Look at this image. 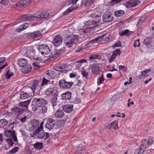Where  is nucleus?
<instances>
[{
  "instance_id": "nucleus-13",
  "label": "nucleus",
  "mask_w": 154,
  "mask_h": 154,
  "mask_svg": "<svg viewBox=\"0 0 154 154\" xmlns=\"http://www.w3.org/2000/svg\"><path fill=\"white\" fill-rule=\"evenodd\" d=\"M11 112L12 114L16 117L21 115L24 112V109H21L19 107L12 108L11 109Z\"/></svg>"
},
{
  "instance_id": "nucleus-44",
  "label": "nucleus",
  "mask_w": 154,
  "mask_h": 154,
  "mask_svg": "<svg viewBox=\"0 0 154 154\" xmlns=\"http://www.w3.org/2000/svg\"><path fill=\"white\" fill-rule=\"evenodd\" d=\"M41 107L40 108L39 111V113H43L47 112V108L45 106H41Z\"/></svg>"
},
{
  "instance_id": "nucleus-48",
  "label": "nucleus",
  "mask_w": 154,
  "mask_h": 154,
  "mask_svg": "<svg viewBox=\"0 0 154 154\" xmlns=\"http://www.w3.org/2000/svg\"><path fill=\"white\" fill-rule=\"evenodd\" d=\"M50 81L48 80L47 79L45 78H44L42 79V83L41 84V86H43L44 85H46Z\"/></svg>"
},
{
  "instance_id": "nucleus-63",
  "label": "nucleus",
  "mask_w": 154,
  "mask_h": 154,
  "mask_svg": "<svg viewBox=\"0 0 154 154\" xmlns=\"http://www.w3.org/2000/svg\"><path fill=\"white\" fill-rule=\"evenodd\" d=\"M5 57L0 58V65L3 63L5 61Z\"/></svg>"
},
{
  "instance_id": "nucleus-8",
  "label": "nucleus",
  "mask_w": 154,
  "mask_h": 154,
  "mask_svg": "<svg viewBox=\"0 0 154 154\" xmlns=\"http://www.w3.org/2000/svg\"><path fill=\"white\" fill-rule=\"evenodd\" d=\"M63 41L62 38L59 35H57L55 37L53 40L52 42L55 47L60 46Z\"/></svg>"
},
{
  "instance_id": "nucleus-35",
  "label": "nucleus",
  "mask_w": 154,
  "mask_h": 154,
  "mask_svg": "<svg viewBox=\"0 0 154 154\" xmlns=\"http://www.w3.org/2000/svg\"><path fill=\"white\" fill-rule=\"evenodd\" d=\"M119 34L120 36H122L123 35L128 36L130 35V33L129 32V30L128 29H126L125 30H123L119 32Z\"/></svg>"
},
{
  "instance_id": "nucleus-42",
  "label": "nucleus",
  "mask_w": 154,
  "mask_h": 154,
  "mask_svg": "<svg viewBox=\"0 0 154 154\" xmlns=\"http://www.w3.org/2000/svg\"><path fill=\"white\" fill-rule=\"evenodd\" d=\"M40 62V59L39 57H37L35 59V61L33 63V66L39 67V63Z\"/></svg>"
},
{
  "instance_id": "nucleus-12",
  "label": "nucleus",
  "mask_w": 154,
  "mask_h": 154,
  "mask_svg": "<svg viewBox=\"0 0 154 154\" xmlns=\"http://www.w3.org/2000/svg\"><path fill=\"white\" fill-rule=\"evenodd\" d=\"M55 123L56 121L53 118H48L45 127L49 129H52L54 127Z\"/></svg>"
},
{
  "instance_id": "nucleus-27",
  "label": "nucleus",
  "mask_w": 154,
  "mask_h": 154,
  "mask_svg": "<svg viewBox=\"0 0 154 154\" xmlns=\"http://www.w3.org/2000/svg\"><path fill=\"white\" fill-rule=\"evenodd\" d=\"M73 107V105L68 104L64 105L63 107V109L64 112L69 113L72 110Z\"/></svg>"
},
{
  "instance_id": "nucleus-10",
  "label": "nucleus",
  "mask_w": 154,
  "mask_h": 154,
  "mask_svg": "<svg viewBox=\"0 0 154 154\" xmlns=\"http://www.w3.org/2000/svg\"><path fill=\"white\" fill-rule=\"evenodd\" d=\"M35 55V52L34 49L31 47L28 48L25 55L31 59H35L34 57Z\"/></svg>"
},
{
  "instance_id": "nucleus-28",
  "label": "nucleus",
  "mask_w": 154,
  "mask_h": 154,
  "mask_svg": "<svg viewBox=\"0 0 154 154\" xmlns=\"http://www.w3.org/2000/svg\"><path fill=\"white\" fill-rule=\"evenodd\" d=\"M17 64L20 67L22 68L27 64L26 60L23 58H21L18 61Z\"/></svg>"
},
{
  "instance_id": "nucleus-21",
  "label": "nucleus",
  "mask_w": 154,
  "mask_h": 154,
  "mask_svg": "<svg viewBox=\"0 0 154 154\" xmlns=\"http://www.w3.org/2000/svg\"><path fill=\"white\" fill-rule=\"evenodd\" d=\"M140 2L138 0H129L126 2V5L129 7H134Z\"/></svg>"
},
{
  "instance_id": "nucleus-16",
  "label": "nucleus",
  "mask_w": 154,
  "mask_h": 154,
  "mask_svg": "<svg viewBox=\"0 0 154 154\" xmlns=\"http://www.w3.org/2000/svg\"><path fill=\"white\" fill-rule=\"evenodd\" d=\"M31 35L35 40L39 39L42 36V34L39 31H36L32 33Z\"/></svg>"
},
{
  "instance_id": "nucleus-39",
  "label": "nucleus",
  "mask_w": 154,
  "mask_h": 154,
  "mask_svg": "<svg viewBox=\"0 0 154 154\" xmlns=\"http://www.w3.org/2000/svg\"><path fill=\"white\" fill-rule=\"evenodd\" d=\"M104 80L105 79L103 77V75L102 74L98 77L97 80V83L98 85H99L100 84H103Z\"/></svg>"
},
{
  "instance_id": "nucleus-4",
  "label": "nucleus",
  "mask_w": 154,
  "mask_h": 154,
  "mask_svg": "<svg viewBox=\"0 0 154 154\" xmlns=\"http://www.w3.org/2000/svg\"><path fill=\"white\" fill-rule=\"evenodd\" d=\"M79 36L77 35H75L69 36L66 38L64 40V42L67 47H70L74 44H75L78 42Z\"/></svg>"
},
{
  "instance_id": "nucleus-5",
  "label": "nucleus",
  "mask_w": 154,
  "mask_h": 154,
  "mask_svg": "<svg viewBox=\"0 0 154 154\" xmlns=\"http://www.w3.org/2000/svg\"><path fill=\"white\" fill-rule=\"evenodd\" d=\"M43 122H42L39 127L37 128L33 132L35 135L38 139H42L45 136V133L43 130Z\"/></svg>"
},
{
  "instance_id": "nucleus-7",
  "label": "nucleus",
  "mask_w": 154,
  "mask_h": 154,
  "mask_svg": "<svg viewBox=\"0 0 154 154\" xmlns=\"http://www.w3.org/2000/svg\"><path fill=\"white\" fill-rule=\"evenodd\" d=\"M32 102L39 107L45 106L48 103L46 100L42 98H34L33 99Z\"/></svg>"
},
{
  "instance_id": "nucleus-51",
  "label": "nucleus",
  "mask_w": 154,
  "mask_h": 154,
  "mask_svg": "<svg viewBox=\"0 0 154 154\" xmlns=\"http://www.w3.org/2000/svg\"><path fill=\"white\" fill-rule=\"evenodd\" d=\"M73 84V82H66V86L65 89H68L71 87Z\"/></svg>"
},
{
  "instance_id": "nucleus-6",
  "label": "nucleus",
  "mask_w": 154,
  "mask_h": 154,
  "mask_svg": "<svg viewBox=\"0 0 154 154\" xmlns=\"http://www.w3.org/2000/svg\"><path fill=\"white\" fill-rule=\"evenodd\" d=\"M50 87L47 89L45 92V94L47 96H51L52 95L53 96L58 94V92L54 88L53 85L52 83H49Z\"/></svg>"
},
{
  "instance_id": "nucleus-61",
  "label": "nucleus",
  "mask_w": 154,
  "mask_h": 154,
  "mask_svg": "<svg viewBox=\"0 0 154 154\" xmlns=\"http://www.w3.org/2000/svg\"><path fill=\"white\" fill-rule=\"evenodd\" d=\"M148 49L147 51L146 52L147 53H151V52H153L154 51V48H151L150 47H148L147 48Z\"/></svg>"
},
{
  "instance_id": "nucleus-60",
  "label": "nucleus",
  "mask_w": 154,
  "mask_h": 154,
  "mask_svg": "<svg viewBox=\"0 0 154 154\" xmlns=\"http://www.w3.org/2000/svg\"><path fill=\"white\" fill-rule=\"evenodd\" d=\"M32 145H29L28 146V150L29 151L30 153H32L33 150L34 149Z\"/></svg>"
},
{
  "instance_id": "nucleus-18",
  "label": "nucleus",
  "mask_w": 154,
  "mask_h": 154,
  "mask_svg": "<svg viewBox=\"0 0 154 154\" xmlns=\"http://www.w3.org/2000/svg\"><path fill=\"white\" fill-rule=\"evenodd\" d=\"M107 128L109 129H118L119 127L117 121L115 120L111 122L110 124H109L107 126Z\"/></svg>"
},
{
  "instance_id": "nucleus-19",
  "label": "nucleus",
  "mask_w": 154,
  "mask_h": 154,
  "mask_svg": "<svg viewBox=\"0 0 154 154\" xmlns=\"http://www.w3.org/2000/svg\"><path fill=\"white\" fill-rule=\"evenodd\" d=\"M30 102V100H29L24 102H20L19 103V106L22 108V109H23L24 111L28 109V105Z\"/></svg>"
},
{
  "instance_id": "nucleus-20",
  "label": "nucleus",
  "mask_w": 154,
  "mask_h": 154,
  "mask_svg": "<svg viewBox=\"0 0 154 154\" xmlns=\"http://www.w3.org/2000/svg\"><path fill=\"white\" fill-rule=\"evenodd\" d=\"M121 54V51L120 49H116L112 52V55L109 60V63H110L116 58V56L120 55Z\"/></svg>"
},
{
  "instance_id": "nucleus-33",
  "label": "nucleus",
  "mask_w": 154,
  "mask_h": 154,
  "mask_svg": "<svg viewBox=\"0 0 154 154\" xmlns=\"http://www.w3.org/2000/svg\"><path fill=\"white\" fill-rule=\"evenodd\" d=\"M104 35H103L101 36L97 37V43H99L100 44H103L106 42L105 38H103Z\"/></svg>"
},
{
  "instance_id": "nucleus-32",
  "label": "nucleus",
  "mask_w": 154,
  "mask_h": 154,
  "mask_svg": "<svg viewBox=\"0 0 154 154\" xmlns=\"http://www.w3.org/2000/svg\"><path fill=\"white\" fill-rule=\"evenodd\" d=\"M152 41V39L151 38L147 37L144 40L143 43L144 45L148 47L150 45Z\"/></svg>"
},
{
  "instance_id": "nucleus-24",
  "label": "nucleus",
  "mask_w": 154,
  "mask_h": 154,
  "mask_svg": "<svg viewBox=\"0 0 154 154\" xmlns=\"http://www.w3.org/2000/svg\"><path fill=\"white\" fill-rule=\"evenodd\" d=\"M32 69L31 66L29 65H28L27 64L24 67H23L21 69V71L25 73H27L31 71Z\"/></svg>"
},
{
  "instance_id": "nucleus-55",
  "label": "nucleus",
  "mask_w": 154,
  "mask_h": 154,
  "mask_svg": "<svg viewBox=\"0 0 154 154\" xmlns=\"http://www.w3.org/2000/svg\"><path fill=\"white\" fill-rule=\"evenodd\" d=\"M154 141L152 138H150L147 141V145L148 146L151 145L153 143Z\"/></svg>"
},
{
  "instance_id": "nucleus-25",
  "label": "nucleus",
  "mask_w": 154,
  "mask_h": 154,
  "mask_svg": "<svg viewBox=\"0 0 154 154\" xmlns=\"http://www.w3.org/2000/svg\"><path fill=\"white\" fill-rule=\"evenodd\" d=\"M66 65L65 64H60L57 66H55L54 67V69L57 71H61L65 69L66 67Z\"/></svg>"
},
{
  "instance_id": "nucleus-29",
  "label": "nucleus",
  "mask_w": 154,
  "mask_h": 154,
  "mask_svg": "<svg viewBox=\"0 0 154 154\" xmlns=\"http://www.w3.org/2000/svg\"><path fill=\"white\" fill-rule=\"evenodd\" d=\"M28 93H24L22 92L20 95V98L22 100H24L29 98L30 96L32 95L31 91H30Z\"/></svg>"
},
{
  "instance_id": "nucleus-53",
  "label": "nucleus",
  "mask_w": 154,
  "mask_h": 154,
  "mask_svg": "<svg viewBox=\"0 0 154 154\" xmlns=\"http://www.w3.org/2000/svg\"><path fill=\"white\" fill-rule=\"evenodd\" d=\"M18 147H15L14 148L12 149L9 151V153L10 154H14L17 152L18 150Z\"/></svg>"
},
{
  "instance_id": "nucleus-31",
  "label": "nucleus",
  "mask_w": 154,
  "mask_h": 154,
  "mask_svg": "<svg viewBox=\"0 0 154 154\" xmlns=\"http://www.w3.org/2000/svg\"><path fill=\"white\" fill-rule=\"evenodd\" d=\"M29 26V24L27 23H25L24 24L20 26L16 30L17 32H20L22 30L26 29Z\"/></svg>"
},
{
  "instance_id": "nucleus-47",
  "label": "nucleus",
  "mask_w": 154,
  "mask_h": 154,
  "mask_svg": "<svg viewBox=\"0 0 154 154\" xmlns=\"http://www.w3.org/2000/svg\"><path fill=\"white\" fill-rule=\"evenodd\" d=\"M95 2V0H88L86 2L85 5L86 7L89 6Z\"/></svg>"
},
{
  "instance_id": "nucleus-17",
  "label": "nucleus",
  "mask_w": 154,
  "mask_h": 154,
  "mask_svg": "<svg viewBox=\"0 0 154 154\" xmlns=\"http://www.w3.org/2000/svg\"><path fill=\"white\" fill-rule=\"evenodd\" d=\"M31 0H23L19 1L17 4L18 6L19 7H26L31 4Z\"/></svg>"
},
{
  "instance_id": "nucleus-49",
  "label": "nucleus",
  "mask_w": 154,
  "mask_h": 154,
  "mask_svg": "<svg viewBox=\"0 0 154 154\" xmlns=\"http://www.w3.org/2000/svg\"><path fill=\"white\" fill-rule=\"evenodd\" d=\"M96 43V38L89 41L88 43V45H89V46H93L94 45H95V44Z\"/></svg>"
},
{
  "instance_id": "nucleus-3",
  "label": "nucleus",
  "mask_w": 154,
  "mask_h": 154,
  "mask_svg": "<svg viewBox=\"0 0 154 154\" xmlns=\"http://www.w3.org/2000/svg\"><path fill=\"white\" fill-rule=\"evenodd\" d=\"M87 60L90 64V68L93 74H96V55L93 54L89 56Z\"/></svg>"
},
{
  "instance_id": "nucleus-62",
  "label": "nucleus",
  "mask_w": 154,
  "mask_h": 154,
  "mask_svg": "<svg viewBox=\"0 0 154 154\" xmlns=\"http://www.w3.org/2000/svg\"><path fill=\"white\" fill-rule=\"evenodd\" d=\"M37 106L36 104H32V109L33 111H35L37 109Z\"/></svg>"
},
{
  "instance_id": "nucleus-41",
  "label": "nucleus",
  "mask_w": 154,
  "mask_h": 154,
  "mask_svg": "<svg viewBox=\"0 0 154 154\" xmlns=\"http://www.w3.org/2000/svg\"><path fill=\"white\" fill-rule=\"evenodd\" d=\"M66 81L65 79H62L60 80L59 82V84L61 88L63 89H65L66 86Z\"/></svg>"
},
{
  "instance_id": "nucleus-46",
  "label": "nucleus",
  "mask_w": 154,
  "mask_h": 154,
  "mask_svg": "<svg viewBox=\"0 0 154 154\" xmlns=\"http://www.w3.org/2000/svg\"><path fill=\"white\" fill-rule=\"evenodd\" d=\"M6 141L9 147L13 146L14 144V143L12 141V138L7 139L6 140Z\"/></svg>"
},
{
  "instance_id": "nucleus-38",
  "label": "nucleus",
  "mask_w": 154,
  "mask_h": 154,
  "mask_svg": "<svg viewBox=\"0 0 154 154\" xmlns=\"http://www.w3.org/2000/svg\"><path fill=\"white\" fill-rule=\"evenodd\" d=\"M15 133V131H12L8 130H6L5 131V134L7 137H11L13 134Z\"/></svg>"
},
{
  "instance_id": "nucleus-14",
  "label": "nucleus",
  "mask_w": 154,
  "mask_h": 154,
  "mask_svg": "<svg viewBox=\"0 0 154 154\" xmlns=\"http://www.w3.org/2000/svg\"><path fill=\"white\" fill-rule=\"evenodd\" d=\"M39 122L37 120L34 119L32 120L29 125V129L30 131H32L37 128H38Z\"/></svg>"
},
{
  "instance_id": "nucleus-45",
  "label": "nucleus",
  "mask_w": 154,
  "mask_h": 154,
  "mask_svg": "<svg viewBox=\"0 0 154 154\" xmlns=\"http://www.w3.org/2000/svg\"><path fill=\"white\" fill-rule=\"evenodd\" d=\"M151 70L150 69H148L146 70H145L143 71H142L141 73V75L140 76V78H141V76H143V77H146V75L145 74L150 72Z\"/></svg>"
},
{
  "instance_id": "nucleus-57",
  "label": "nucleus",
  "mask_w": 154,
  "mask_h": 154,
  "mask_svg": "<svg viewBox=\"0 0 154 154\" xmlns=\"http://www.w3.org/2000/svg\"><path fill=\"white\" fill-rule=\"evenodd\" d=\"M78 0H69V5H74L75 4Z\"/></svg>"
},
{
  "instance_id": "nucleus-59",
  "label": "nucleus",
  "mask_w": 154,
  "mask_h": 154,
  "mask_svg": "<svg viewBox=\"0 0 154 154\" xmlns=\"http://www.w3.org/2000/svg\"><path fill=\"white\" fill-rule=\"evenodd\" d=\"M113 46L114 47H120L122 46V45L120 41H119L118 42L115 43L113 45Z\"/></svg>"
},
{
  "instance_id": "nucleus-52",
  "label": "nucleus",
  "mask_w": 154,
  "mask_h": 154,
  "mask_svg": "<svg viewBox=\"0 0 154 154\" xmlns=\"http://www.w3.org/2000/svg\"><path fill=\"white\" fill-rule=\"evenodd\" d=\"M139 41L140 39H138L136 41H135V42L133 45V46L134 47L136 48L137 47H139L140 46V44Z\"/></svg>"
},
{
  "instance_id": "nucleus-50",
  "label": "nucleus",
  "mask_w": 154,
  "mask_h": 154,
  "mask_svg": "<svg viewBox=\"0 0 154 154\" xmlns=\"http://www.w3.org/2000/svg\"><path fill=\"white\" fill-rule=\"evenodd\" d=\"M13 75V72H11L9 70H8L6 73L5 74V77L7 79H8L11 77H12Z\"/></svg>"
},
{
  "instance_id": "nucleus-15",
  "label": "nucleus",
  "mask_w": 154,
  "mask_h": 154,
  "mask_svg": "<svg viewBox=\"0 0 154 154\" xmlns=\"http://www.w3.org/2000/svg\"><path fill=\"white\" fill-rule=\"evenodd\" d=\"M39 82L38 81L34 80L32 84V86L31 87H29L28 90L30 91H32L33 93L35 92V91L36 90L37 88H38L39 86Z\"/></svg>"
},
{
  "instance_id": "nucleus-58",
  "label": "nucleus",
  "mask_w": 154,
  "mask_h": 154,
  "mask_svg": "<svg viewBox=\"0 0 154 154\" xmlns=\"http://www.w3.org/2000/svg\"><path fill=\"white\" fill-rule=\"evenodd\" d=\"M45 77L48 79H51L52 78V75H51L50 72H47L46 73Z\"/></svg>"
},
{
  "instance_id": "nucleus-9",
  "label": "nucleus",
  "mask_w": 154,
  "mask_h": 154,
  "mask_svg": "<svg viewBox=\"0 0 154 154\" xmlns=\"http://www.w3.org/2000/svg\"><path fill=\"white\" fill-rule=\"evenodd\" d=\"M103 21L106 23L110 22L113 20V17L111 13L108 12H106L103 14Z\"/></svg>"
},
{
  "instance_id": "nucleus-11",
  "label": "nucleus",
  "mask_w": 154,
  "mask_h": 154,
  "mask_svg": "<svg viewBox=\"0 0 154 154\" xmlns=\"http://www.w3.org/2000/svg\"><path fill=\"white\" fill-rule=\"evenodd\" d=\"M49 15L48 12H38L34 14L33 16V18H38L43 19L48 17Z\"/></svg>"
},
{
  "instance_id": "nucleus-22",
  "label": "nucleus",
  "mask_w": 154,
  "mask_h": 154,
  "mask_svg": "<svg viewBox=\"0 0 154 154\" xmlns=\"http://www.w3.org/2000/svg\"><path fill=\"white\" fill-rule=\"evenodd\" d=\"M146 141V139L143 140L142 141V142L143 143L140 145L139 148V151H140L141 154H143L145 149L147 148L146 145L145 144V142Z\"/></svg>"
},
{
  "instance_id": "nucleus-64",
  "label": "nucleus",
  "mask_w": 154,
  "mask_h": 154,
  "mask_svg": "<svg viewBox=\"0 0 154 154\" xmlns=\"http://www.w3.org/2000/svg\"><path fill=\"white\" fill-rule=\"evenodd\" d=\"M3 5H7L8 3V0H2L0 2Z\"/></svg>"
},
{
  "instance_id": "nucleus-36",
  "label": "nucleus",
  "mask_w": 154,
  "mask_h": 154,
  "mask_svg": "<svg viewBox=\"0 0 154 154\" xmlns=\"http://www.w3.org/2000/svg\"><path fill=\"white\" fill-rule=\"evenodd\" d=\"M78 5L76 7H73L71 6L66 11L64 12L63 14V15H66L69 13L71 12L72 11L76 9L78 7Z\"/></svg>"
},
{
  "instance_id": "nucleus-34",
  "label": "nucleus",
  "mask_w": 154,
  "mask_h": 154,
  "mask_svg": "<svg viewBox=\"0 0 154 154\" xmlns=\"http://www.w3.org/2000/svg\"><path fill=\"white\" fill-rule=\"evenodd\" d=\"M64 115L63 112L61 110H58L56 112L55 116L57 118L62 117Z\"/></svg>"
},
{
  "instance_id": "nucleus-54",
  "label": "nucleus",
  "mask_w": 154,
  "mask_h": 154,
  "mask_svg": "<svg viewBox=\"0 0 154 154\" xmlns=\"http://www.w3.org/2000/svg\"><path fill=\"white\" fill-rule=\"evenodd\" d=\"M81 72L83 77H84L85 78H86V79H87L88 78V72H86L84 69Z\"/></svg>"
},
{
  "instance_id": "nucleus-2",
  "label": "nucleus",
  "mask_w": 154,
  "mask_h": 154,
  "mask_svg": "<svg viewBox=\"0 0 154 154\" xmlns=\"http://www.w3.org/2000/svg\"><path fill=\"white\" fill-rule=\"evenodd\" d=\"M38 50L41 52V54H44L45 57L51 58L52 56V53L49 47L47 45L43 44L39 45Z\"/></svg>"
},
{
  "instance_id": "nucleus-1",
  "label": "nucleus",
  "mask_w": 154,
  "mask_h": 154,
  "mask_svg": "<svg viewBox=\"0 0 154 154\" xmlns=\"http://www.w3.org/2000/svg\"><path fill=\"white\" fill-rule=\"evenodd\" d=\"M96 23V21L94 20H89L86 22L85 25L83 28L79 30V33L80 34V38L83 40L88 38L89 37V33L93 31L94 28H95L94 26L93 27H90L89 26L92 25H95Z\"/></svg>"
},
{
  "instance_id": "nucleus-40",
  "label": "nucleus",
  "mask_w": 154,
  "mask_h": 154,
  "mask_svg": "<svg viewBox=\"0 0 154 154\" xmlns=\"http://www.w3.org/2000/svg\"><path fill=\"white\" fill-rule=\"evenodd\" d=\"M58 94L55 95L53 96L51 99V102L52 103L53 107L57 105V97Z\"/></svg>"
},
{
  "instance_id": "nucleus-30",
  "label": "nucleus",
  "mask_w": 154,
  "mask_h": 154,
  "mask_svg": "<svg viewBox=\"0 0 154 154\" xmlns=\"http://www.w3.org/2000/svg\"><path fill=\"white\" fill-rule=\"evenodd\" d=\"M20 20L23 21L32 20H33V17L30 15H24L20 17Z\"/></svg>"
},
{
  "instance_id": "nucleus-37",
  "label": "nucleus",
  "mask_w": 154,
  "mask_h": 154,
  "mask_svg": "<svg viewBox=\"0 0 154 154\" xmlns=\"http://www.w3.org/2000/svg\"><path fill=\"white\" fill-rule=\"evenodd\" d=\"M33 147L36 149H41L43 147V143H42L37 142L34 144Z\"/></svg>"
},
{
  "instance_id": "nucleus-26",
  "label": "nucleus",
  "mask_w": 154,
  "mask_h": 154,
  "mask_svg": "<svg viewBox=\"0 0 154 154\" xmlns=\"http://www.w3.org/2000/svg\"><path fill=\"white\" fill-rule=\"evenodd\" d=\"M99 19V17H97V32L101 30L102 29V26H103V20H98Z\"/></svg>"
},
{
  "instance_id": "nucleus-43",
  "label": "nucleus",
  "mask_w": 154,
  "mask_h": 154,
  "mask_svg": "<svg viewBox=\"0 0 154 154\" xmlns=\"http://www.w3.org/2000/svg\"><path fill=\"white\" fill-rule=\"evenodd\" d=\"M124 14V11L123 10H120L115 12V15L117 17H121Z\"/></svg>"
},
{
  "instance_id": "nucleus-23",
  "label": "nucleus",
  "mask_w": 154,
  "mask_h": 154,
  "mask_svg": "<svg viewBox=\"0 0 154 154\" xmlns=\"http://www.w3.org/2000/svg\"><path fill=\"white\" fill-rule=\"evenodd\" d=\"M72 94L70 92L67 91L61 95L62 99L63 100H69L71 97Z\"/></svg>"
},
{
  "instance_id": "nucleus-56",
  "label": "nucleus",
  "mask_w": 154,
  "mask_h": 154,
  "mask_svg": "<svg viewBox=\"0 0 154 154\" xmlns=\"http://www.w3.org/2000/svg\"><path fill=\"white\" fill-rule=\"evenodd\" d=\"M83 149L84 148H83L82 146L79 145L77 147V152L78 154L81 153V152L82 151Z\"/></svg>"
}]
</instances>
